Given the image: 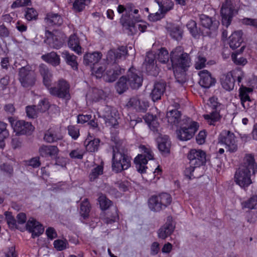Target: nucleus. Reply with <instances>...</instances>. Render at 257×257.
<instances>
[{"instance_id": "obj_1", "label": "nucleus", "mask_w": 257, "mask_h": 257, "mask_svg": "<svg viewBox=\"0 0 257 257\" xmlns=\"http://www.w3.org/2000/svg\"><path fill=\"white\" fill-rule=\"evenodd\" d=\"M170 59L175 74L178 69L185 71L191 64L189 54L184 52L183 48L180 46L172 50L170 54Z\"/></svg>"}, {"instance_id": "obj_2", "label": "nucleus", "mask_w": 257, "mask_h": 257, "mask_svg": "<svg viewBox=\"0 0 257 257\" xmlns=\"http://www.w3.org/2000/svg\"><path fill=\"white\" fill-rule=\"evenodd\" d=\"M131 157L127 154L116 151L113 147L112 158V169L116 173L121 172L123 170L127 169L131 166Z\"/></svg>"}, {"instance_id": "obj_3", "label": "nucleus", "mask_w": 257, "mask_h": 257, "mask_svg": "<svg viewBox=\"0 0 257 257\" xmlns=\"http://www.w3.org/2000/svg\"><path fill=\"white\" fill-rule=\"evenodd\" d=\"M208 104L212 110L211 112L209 114H204L203 117L209 125H215L222 117L220 111L223 105L218 101L217 98L214 96L209 98Z\"/></svg>"}, {"instance_id": "obj_4", "label": "nucleus", "mask_w": 257, "mask_h": 257, "mask_svg": "<svg viewBox=\"0 0 257 257\" xmlns=\"http://www.w3.org/2000/svg\"><path fill=\"white\" fill-rule=\"evenodd\" d=\"M70 89L69 83L63 79H60L55 83L54 86L49 88V92L52 95L68 101L71 97Z\"/></svg>"}, {"instance_id": "obj_5", "label": "nucleus", "mask_w": 257, "mask_h": 257, "mask_svg": "<svg viewBox=\"0 0 257 257\" xmlns=\"http://www.w3.org/2000/svg\"><path fill=\"white\" fill-rule=\"evenodd\" d=\"M171 196L167 193L152 196L148 201L149 206L152 211L159 212L166 208L171 203Z\"/></svg>"}, {"instance_id": "obj_6", "label": "nucleus", "mask_w": 257, "mask_h": 257, "mask_svg": "<svg viewBox=\"0 0 257 257\" xmlns=\"http://www.w3.org/2000/svg\"><path fill=\"white\" fill-rule=\"evenodd\" d=\"M141 152L135 159L134 162L137 171L140 173H146L147 167L146 166L148 160L154 159V154L151 148L141 145L140 147Z\"/></svg>"}, {"instance_id": "obj_7", "label": "nucleus", "mask_w": 257, "mask_h": 257, "mask_svg": "<svg viewBox=\"0 0 257 257\" xmlns=\"http://www.w3.org/2000/svg\"><path fill=\"white\" fill-rule=\"evenodd\" d=\"M19 80L23 87H31L36 83V74L30 66L22 67L19 69Z\"/></svg>"}, {"instance_id": "obj_8", "label": "nucleus", "mask_w": 257, "mask_h": 257, "mask_svg": "<svg viewBox=\"0 0 257 257\" xmlns=\"http://www.w3.org/2000/svg\"><path fill=\"white\" fill-rule=\"evenodd\" d=\"M218 143L225 145L226 149L230 153L236 152L238 150V145L234 134L228 130H223L220 134Z\"/></svg>"}, {"instance_id": "obj_9", "label": "nucleus", "mask_w": 257, "mask_h": 257, "mask_svg": "<svg viewBox=\"0 0 257 257\" xmlns=\"http://www.w3.org/2000/svg\"><path fill=\"white\" fill-rule=\"evenodd\" d=\"M186 121L187 122V125L182 126L176 131L178 138L183 141L190 140L194 136L199 127L197 122L191 121L189 118H187Z\"/></svg>"}, {"instance_id": "obj_10", "label": "nucleus", "mask_w": 257, "mask_h": 257, "mask_svg": "<svg viewBox=\"0 0 257 257\" xmlns=\"http://www.w3.org/2000/svg\"><path fill=\"white\" fill-rule=\"evenodd\" d=\"M8 119L16 135H30L34 130V127L29 122L23 120H17L13 117H9Z\"/></svg>"}, {"instance_id": "obj_11", "label": "nucleus", "mask_w": 257, "mask_h": 257, "mask_svg": "<svg viewBox=\"0 0 257 257\" xmlns=\"http://www.w3.org/2000/svg\"><path fill=\"white\" fill-rule=\"evenodd\" d=\"M255 175L254 173L238 168L234 174V181L241 188L245 189L252 184L251 177Z\"/></svg>"}, {"instance_id": "obj_12", "label": "nucleus", "mask_w": 257, "mask_h": 257, "mask_svg": "<svg viewBox=\"0 0 257 257\" xmlns=\"http://www.w3.org/2000/svg\"><path fill=\"white\" fill-rule=\"evenodd\" d=\"M189 164L193 166L200 167L205 164L206 162V153L200 149H191L187 154Z\"/></svg>"}, {"instance_id": "obj_13", "label": "nucleus", "mask_w": 257, "mask_h": 257, "mask_svg": "<svg viewBox=\"0 0 257 257\" xmlns=\"http://www.w3.org/2000/svg\"><path fill=\"white\" fill-rule=\"evenodd\" d=\"M234 7L230 0H225L222 5L221 15L222 25L226 28L230 25L233 17Z\"/></svg>"}, {"instance_id": "obj_14", "label": "nucleus", "mask_w": 257, "mask_h": 257, "mask_svg": "<svg viewBox=\"0 0 257 257\" xmlns=\"http://www.w3.org/2000/svg\"><path fill=\"white\" fill-rule=\"evenodd\" d=\"M126 80L132 89H138L142 85L143 77L135 68H131L127 72Z\"/></svg>"}, {"instance_id": "obj_15", "label": "nucleus", "mask_w": 257, "mask_h": 257, "mask_svg": "<svg viewBox=\"0 0 257 257\" xmlns=\"http://www.w3.org/2000/svg\"><path fill=\"white\" fill-rule=\"evenodd\" d=\"M126 106L132 108L139 112H146L149 106V101L144 98L141 99L138 96H133L130 98Z\"/></svg>"}, {"instance_id": "obj_16", "label": "nucleus", "mask_w": 257, "mask_h": 257, "mask_svg": "<svg viewBox=\"0 0 257 257\" xmlns=\"http://www.w3.org/2000/svg\"><path fill=\"white\" fill-rule=\"evenodd\" d=\"M199 20L202 27L210 31L206 32L207 34L215 32L218 28L219 22L215 18L202 14L199 16Z\"/></svg>"}, {"instance_id": "obj_17", "label": "nucleus", "mask_w": 257, "mask_h": 257, "mask_svg": "<svg viewBox=\"0 0 257 257\" xmlns=\"http://www.w3.org/2000/svg\"><path fill=\"white\" fill-rule=\"evenodd\" d=\"M127 50L125 46L119 47L117 49L110 50L107 53L106 59L109 63H116L122 58H125Z\"/></svg>"}, {"instance_id": "obj_18", "label": "nucleus", "mask_w": 257, "mask_h": 257, "mask_svg": "<svg viewBox=\"0 0 257 257\" xmlns=\"http://www.w3.org/2000/svg\"><path fill=\"white\" fill-rule=\"evenodd\" d=\"M239 168L256 174L257 172V163L254 156L252 154H246Z\"/></svg>"}, {"instance_id": "obj_19", "label": "nucleus", "mask_w": 257, "mask_h": 257, "mask_svg": "<svg viewBox=\"0 0 257 257\" xmlns=\"http://www.w3.org/2000/svg\"><path fill=\"white\" fill-rule=\"evenodd\" d=\"M27 229L32 233V237L35 238L42 234L44 228L43 225L34 218H30L26 224Z\"/></svg>"}, {"instance_id": "obj_20", "label": "nucleus", "mask_w": 257, "mask_h": 257, "mask_svg": "<svg viewBox=\"0 0 257 257\" xmlns=\"http://www.w3.org/2000/svg\"><path fill=\"white\" fill-rule=\"evenodd\" d=\"M198 74L200 76L199 83L201 87L208 88L215 84V79L212 77L211 73L207 70L200 71Z\"/></svg>"}, {"instance_id": "obj_21", "label": "nucleus", "mask_w": 257, "mask_h": 257, "mask_svg": "<svg viewBox=\"0 0 257 257\" xmlns=\"http://www.w3.org/2000/svg\"><path fill=\"white\" fill-rule=\"evenodd\" d=\"M175 225L172 222V217L168 216L165 224L158 231V236L163 239L169 236L174 231Z\"/></svg>"}, {"instance_id": "obj_22", "label": "nucleus", "mask_w": 257, "mask_h": 257, "mask_svg": "<svg viewBox=\"0 0 257 257\" xmlns=\"http://www.w3.org/2000/svg\"><path fill=\"white\" fill-rule=\"evenodd\" d=\"M43 139L48 143H53L62 140V136L58 128L51 127L45 132Z\"/></svg>"}, {"instance_id": "obj_23", "label": "nucleus", "mask_w": 257, "mask_h": 257, "mask_svg": "<svg viewBox=\"0 0 257 257\" xmlns=\"http://www.w3.org/2000/svg\"><path fill=\"white\" fill-rule=\"evenodd\" d=\"M166 83L163 81L156 82L154 83L151 93V96L154 101L161 99L162 95L166 90Z\"/></svg>"}, {"instance_id": "obj_24", "label": "nucleus", "mask_w": 257, "mask_h": 257, "mask_svg": "<svg viewBox=\"0 0 257 257\" xmlns=\"http://www.w3.org/2000/svg\"><path fill=\"white\" fill-rule=\"evenodd\" d=\"M123 72L124 69L120 68L119 66L114 65L112 68L106 70L105 74L103 75V78L106 82H112Z\"/></svg>"}, {"instance_id": "obj_25", "label": "nucleus", "mask_w": 257, "mask_h": 257, "mask_svg": "<svg viewBox=\"0 0 257 257\" xmlns=\"http://www.w3.org/2000/svg\"><path fill=\"white\" fill-rule=\"evenodd\" d=\"M243 32L241 30L234 32L229 37L228 44L232 49L234 50L239 46L243 42Z\"/></svg>"}, {"instance_id": "obj_26", "label": "nucleus", "mask_w": 257, "mask_h": 257, "mask_svg": "<svg viewBox=\"0 0 257 257\" xmlns=\"http://www.w3.org/2000/svg\"><path fill=\"white\" fill-rule=\"evenodd\" d=\"M220 82L222 87L227 91H230L234 88L235 80L233 74L228 72L223 74L220 78Z\"/></svg>"}, {"instance_id": "obj_27", "label": "nucleus", "mask_w": 257, "mask_h": 257, "mask_svg": "<svg viewBox=\"0 0 257 257\" xmlns=\"http://www.w3.org/2000/svg\"><path fill=\"white\" fill-rule=\"evenodd\" d=\"M181 114L179 111L177 109H173L169 111L167 113L168 122L172 125L178 126L179 125H183L185 123L182 122L184 120L181 119Z\"/></svg>"}, {"instance_id": "obj_28", "label": "nucleus", "mask_w": 257, "mask_h": 257, "mask_svg": "<svg viewBox=\"0 0 257 257\" xmlns=\"http://www.w3.org/2000/svg\"><path fill=\"white\" fill-rule=\"evenodd\" d=\"M101 57V53L98 52L86 53L83 56V63L85 65H88L91 67L99 62Z\"/></svg>"}, {"instance_id": "obj_29", "label": "nucleus", "mask_w": 257, "mask_h": 257, "mask_svg": "<svg viewBox=\"0 0 257 257\" xmlns=\"http://www.w3.org/2000/svg\"><path fill=\"white\" fill-rule=\"evenodd\" d=\"M45 23L49 26H60L63 23V19L61 16L53 13H48L45 18Z\"/></svg>"}, {"instance_id": "obj_30", "label": "nucleus", "mask_w": 257, "mask_h": 257, "mask_svg": "<svg viewBox=\"0 0 257 257\" xmlns=\"http://www.w3.org/2000/svg\"><path fill=\"white\" fill-rule=\"evenodd\" d=\"M39 71L43 78L44 85L49 89L51 87L52 81V74L45 65H41Z\"/></svg>"}, {"instance_id": "obj_31", "label": "nucleus", "mask_w": 257, "mask_h": 257, "mask_svg": "<svg viewBox=\"0 0 257 257\" xmlns=\"http://www.w3.org/2000/svg\"><path fill=\"white\" fill-rule=\"evenodd\" d=\"M240 98L241 105L244 109L252 113L257 112V104L255 100L251 99L249 96L246 95Z\"/></svg>"}, {"instance_id": "obj_32", "label": "nucleus", "mask_w": 257, "mask_h": 257, "mask_svg": "<svg viewBox=\"0 0 257 257\" xmlns=\"http://www.w3.org/2000/svg\"><path fill=\"white\" fill-rule=\"evenodd\" d=\"M45 35L47 39L45 41L52 48L58 49L63 45L62 42L58 40L57 37L53 34V33L48 31H45Z\"/></svg>"}, {"instance_id": "obj_33", "label": "nucleus", "mask_w": 257, "mask_h": 257, "mask_svg": "<svg viewBox=\"0 0 257 257\" xmlns=\"http://www.w3.org/2000/svg\"><path fill=\"white\" fill-rule=\"evenodd\" d=\"M58 149L55 146H42L39 150L40 155L42 157L55 156L58 153Z\"/></svg>"}, {"instance_id": "obj_34", "label": "nucleus", "mask_w": 257, "mask_h": 257, "mask_svg": "<svg viewBox=\"0 0 257 257\" xmlns=\"http://www.w3.org/2000/svg\"><path fill=\"white\" fill-rule=\"evenodd\" d=\"M158 143V149L160 152L165 154H168L170 153L171 142L168 136H165L159 138Z\"/></svg>"}, {"instance_id": "obj_35", "label": "nucleus", "mask_w": 257, "mask_h": 257, "mask_svg": "<svg viewBox=\"0 0 257 257\" xmlns=\"http://www.w3.org/2000/svg\"><path fill=\"white\" fill-rule=\"evenodd\" d=\"M69 47L78 55L82 53V47L80 45L79 38L75 35H72L69 37L68 42Z\"/></svg>"}, {"instance_id": "obj_36", "label": "nucleus", "mask_w": 257, "mask_h": 257, "mask_svg": "<svg viewBox=\"0 0 257 257\" xmlns=\"http://www.w3.org/2000/svg\"><path fill=\"white\" fill-rule=\"evenodd\" d=\"M186 27L191 35L195 38H199L200 36H205V34L197 27V23L193 20H190L187 24Z\"/></svg>"}, {"instance_id": "obj_37", "label": "nucleus", "mask_w": 257, "mask_h": 257, "mask_svg": "<svg viewBox=\"0 0 257 257\" xmlns=\"http://www.w3.org/2000/svg\"><path fill=\"white\" fill-rule=\"evenodd\" d=\"M120 23L123 29L128 30L127 33L128 35H133L137 33L138 29L137 25H136L129 20H125L121 18L120 20Z\"/></svg>"}, {"instance_id": "obj_38", "label": "nucleus", "mask_w": 257, "mask_h": 257, "mask_svg": "<svg viewBox=\"0 0 257 257\" xmlns=\"http://www.w3.org/2000/svg\"><path fill=\"white\" fill-rule=\"evenodd\" d=\"M62 57L64 59L66 63L71 66L74 70L78 69V63L76 60L77 57L73 54H70L69 52L65 51L62 53Z\"/></svg>"}, {"instance_id": "obj_39", "label": "nucleus", "mask_w": 257, "mask_h": 257, "mask_svg": "<svg viewBox=\"0 0 257 257\" xmlns=\"http://www.w3.org/2000/svg\"><path fill=\"white\" fill-rule=\"evenodd\" d=\"M159 6L161 13H166L173 9L174 3L171 0H154Z\"/></svg>"}, {"instance_id": "obj_40", "label": "nucleus", "mask_w": 257, "mask_h": 257, "mask_svg": "<svg viewBox=\"0 0 257 257\" xmlns=\"http://www.w3.org/2000/svg\"><path fill=\"white\" fill-rule=\"evenodd\" d=\"M42 59L46 62L51 64L53 66H57L60 64L59 56L54 52H52L42 56Z\"/></svg>"}, {"instance_id": "obj_41", "label": "nucleus", "mask_w": 257, "mask_h": 257, "mask_svg": "<svg viewBox=\"0 0 257 257\" xmlns=\"http://www.w3.org/2000/svg\"><path fill=\"white\" fill-rule=\"evenodd\" d=\"M91 0H72L73 10L76 12H81L84 10L86 6L90 4Z\"/></svg>"}, {"instance_id": "obj_42", "label": "nucleus", "mask_w": 257, "mask_h": 257, "mask_svg": "<svg viewBox=\"0 0 257 257\" xmlns=\"http://www.w3.org/2000/svg\"><path fill=\"white\" fill-rule=\"evenodd\" d=\"M170 36L176 40H179L182 37L183 31L178 26H171L167 28Z\"/></svg>"}, {"instance_id": "obj_43", "label": "nucleus", "mask_w": 257, "mask_h": 257, "mask_svg": "<svg viewBox=\"0 0 257 257\" xmlns=\"http://www.w3.org/2000/svg\"><path fill=\"white\" fill-rule=\"evenodd\" d=\"M128 83L125 76H121L115 85L116 91L119 94H122L128 89Z\"/></svg>"}, {"instance_id": "obj_44", "label": "nucleus", "mask_w": 257, "mask_h": 257, "mask_svg": "<svg viewBox=\"0 0 257 257\" xmlns=\"http://www.w3.org/2000/svg\"><path fill=\"white\" fill-rule=\"evenodd\" d=\"M99 143V139H94L92 140H86L84 144L86 151L89 152L97 151Z\"/></svg>"}, {"instance_id": "obj_45", "label": "nucleus", "mask_w": 257, "mask_h": 257, "mask_svg": "<svg viewBox=\"0 0 257 257\" xmlns=\"http://www.w3.org/2000/svg\"><path fill=\"white\" fill-rule=\"evenodd\" d=\"M244 48V45L241 46L239 50L233 53L231 55L232 61L237 65H244L247 63V60L245 58L242 57H238V54L241 53L243 51Z\"/></svg>"}, {"instance_id": "obj_46", "label": "nucleus", "mask_w": 257, "mask_h": 257, "mask_svg": "<svg viewBox=\"0 0 257 257\" xmlns=\"http://www.w3.org/2000/svg\"><path fill=\"white\" fill-rule=\"evenodd\" d=\"M106 69L105 64H96L91 67V74L94 75L97 78H101L103 73Z\"/></svg>"}, {"instance_id": "obj_47", "label": "nucleus", "mask_w": 257, "mask_h": 257, "mask_svg": "<svg viewBox=\"0 0 257 257\" xmlns=\"http://www.w3.org/2000/svg\"><path fill=\"white\" fill-rule=\"evenodd\" d=\"M242 206L243 208L257 209V195H253L246 201L243 202Z\"/></svg>"}, {"instance_id": "obj_48", "label": "nucleus", "mask_w": 257, "mask_h": 257, "mask_svg": "<svg viewBox=\"0 0 257 257\" xmlns=\"http://www.w3.org/2000/svg\"><path fill=\"white\" fill-rule=\"evenodd\" d=\"M90 206L87 199H85L80 204V213L83 217L86 219L89 216Z\"/></svg>"}, {"instance_id": "obj_49", "label": "nucleus", "mask_w": 257, "mask_h": 257, "mask_svg": "<svg viewBox=\"0 0 257 257\" xmlns=\"http://www.w3.org/2000/svg\"><path fill=\"white\" fill-rule=\"evenodd\" d=\"M118 216L117 213V209L114 208L111 214L107 213L105 216L102 217L103 221L107 224H112L116 221L118 219Z\"/></svg>"}, {"instance_id": "obj_50", "label": "nucleus", "mask_w": 257, "mask_h": 257, "mask_svg": "<svg viewBox=\"0 0 257 257\" xmlns=\"http://www.w3.org/2000/svg\"><path fill=\"white\" fill-rule=\"evenodd\" d=\"M157 59L162 63H166L169 61V55L168 51L164 48H161L157 54Z\"/></svg>"}, {"instance_id": "obj_51", "label": "nucleus", "mask_w": 257, "mask_h": 257, "mask_svg": "<svg viewBox=\"0 0 257 257\" xmlns=\"http://www.w3.org/2000/svg\"><path fill=\"white\" fill-rule=\"evenodd\" d=\"M103 167L102 165H98L91 170L89 177L91 181H94L98 177L102 174Z\"/></svg>"}, {"instance_id": "obj_52", "label": "nucleus", "mask_w": 257, "mask_h": 257, "mask_svg": "<svg viewBox=\"0 0 257 257\" xmlns=\"http://www.w3.org/2000/svg\"><path fill=\"white\" fill-rule=\"evenodd\" d=\"M98 201L99 202L100 208L104 210L107 209L112 204L111 201L103 194H101L99 196Z\"/></svg>"}, {"instance_id": "obj_53", "label": "nucleus", "mask_w": 257, "mask_h": 257, "mask_svg": "<svg viewBox=\"0 0 257 257\" xmlns=\"http://www.w3.org/2000/svg\"><path fill=\"white\" fill-rule=\"evenodd\" d=\"M206 58L201 52H198L195 60V67L196 69H201L205 66Z\"/></svg>"}, {"instance_id": "obj_54", "label": "nucleus", "mask_w": 257, "mask_h": 257, "mask_svg": "<svg viewBox=\"0 0 257 257\" xmlns=\"http://www.w3.org/2000/svg\"><path fill=\"white\" fill-rule=\"evenodd\" d=\"M118 113L117 111L113 115H111L108 118L105 119V123L107 126L116 128L118 124L117 121Z\"/></svg>"}, {"instance_id": "obj_55", "label": "nucleus", "mask_w": 257, "mask_h": 257, "mask_svg": "<svg viewBox=\"0 0 257 257\" xmlns=\"http://www.w3.org/2000/svg\"><path fill=\"white\" fill-rule=\"evenodd\" d=\"M0 170L6 174L9 177L14 174V169L12 165L7 163L0 165Z\"/></svg>"}, {"instance_id": "obj_56", "label": "nucleus", "mask_w": 257, "mask_h": 257, "mask_svg": "<svg viewBox=\"0 0 257 257\" xmlns=\"http://www.w3.org/2000/svg\"><path fill=\"white\" fill-rule=\"evenodd\" d=\"M84 151L83 149L77 148L71 151L69 156L74 159H82L84 154Z\"/></svg>"}, {"instance_id": "obj_57", "label": "nucleus", "mask_w": 257, "mask_h": 257, "mask_svg": "<svg viewBox=\"0 0 257 257\" xmlns=\"http://www.w3.org/2000/svg\"><path fill=\"white\" fill-rule=\"evenodd\" d=\"M68 133L70 136L74 140H76L79 137V128L78 126L75 125H69L67 127Z\"/></svg>"}, {"instance_id": "obj_58", "label": "nucleus", "mask_w": 257, "mask_h": 257, "mask_svg": "<svg viewBox=\"0 0 257 257\" xmlns=\"http://www.w3.org/2000/svg\"><path fill=\"white\" fill-rule=\"evenodd\" d=\"M54 247L59 251L63 250L67 248L68 243L67 240L57 239L54 241Z\"/></svg>"}, {"instance_id": "obj_59", "label": "nucleus", "mask_w": 257, "mask_h": 257, "mask_svg": "<svg viewBox=\"0 0 257 257\" xmlns=\"http://www.w3.org/2000/svg\"><path fill=\"white\" fill-rule=\"evenodd\" d=\"M26 111L27 116L30 118L36 117L38 112H39L38 110V107L36 105L27 106Z\"/></svg>"}, {"instance_id": "obj_60", "label": "nucleus", "mask_w": 257, "mask_h": 257, "mask_svg": "<svg viewBox=\"0 0 257 257\" xmlns=\"http://www.w3.org/2000/svg\"><path fill=\"white\" fill-rule=\"evenodd\" d=\"M145 66L147 73L151 75L156 76L159 73V68L155 63L152 64H146Z\"/></svg>"}, {"instance_id": "obj_61", "label": "nucleus", "mask_w": 257, "mask_h": 257, "mask_svg": "<svg viewBox=\"0 0 257 257\" xmlns=\"http://www.w3.org/2000/svg\"><path fill=\"white\" fill-rule=\"evenodd\" d=\"M49 106L50 105L48 99L44 98L40 101L37 107H38V110L40 112H43L49 108Z\"/></svg>"}, {"instance_id": "obj_62", "label": "nucleus", "mask_w": 257, "mask_h": 257, "mask_svg": "<svg viewBox=\"0 0 257 257\" xmlns=\"http://www.w3.org/2000/svg\"><path fill=\"white\" fill-rule=\"evenodd\" d=\"M7 124L0 121V139L4 140L9 136V131L7 128Z\"/></svg>"}, {"instance_id": "obj_63", "label": "nucleus", "mask_w": 257, "mask_h": 257, "mask_svg": "<svg viewBox=\"0 0 257 257\" xmlns=\"http://www.w3.org/2000/svg\"><path fill=\"white\" fill-rule=\"evenodd\" d=\"M116 111V110L115 108L109 106H105L103 109L102 114V117L104 119L108 118L110 115H113Z\"/></svg>"}, {"instance_id": "obj_64", "label": "nucleus", "mask_w": 257, "mask_h": 257, "mask_svg": "<svg viewBox=\"0 0 257 257\" xmlns=\"http://www.w3.org/2000/svg\"><path fill=\"white\" fill-rule=\"evenodd\" d=\"M243 24L257 29V19L245 18L241 20Z\"/></svg>"}]
</instances>
